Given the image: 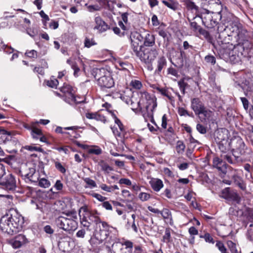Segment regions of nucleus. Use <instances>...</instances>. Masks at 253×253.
<instances>
[{"label": "nucleus", "mask_w": 253, "mask_h": 253, "mask_svg": "<svg viewBox=\"0 0 253 253\" xmlns=\"http://www.w3.org/2000/svg\"><path fill=\"white\" fill-rule=\"evenodd\" d=\"M58 84V80L54 78H50V80L47 82V85L52 88H56Z\"/></svg>", "instance_id": "7c9ffc66"}, {"label": "nucleus", "mask_w": 253, "mask_h": 253, "mask_svg": "<svg viewBox=\"0 0 253 253\" xmlns=\"http://www.w3.org/2000/svg\"><path fill=\"white\" fill-rule=\"evenodd\" d=\"M167 61L164 57H160L157 61V69L155 72L159 73L161 72L163 68L166 65Z\"/></svg>", "instance_id": "5701e85b"}, {"label": "nucleus", "mask_w": 253, "mask_h": 253, "mask_svg": "<svg viewBox=\"0 0 253 253\" xmlns=\"http://www.w3.org/2000/svg\"><path fill=\"white\" fill-rule=\"evenodd\" d=\"M95 23L94 29L97 30L99 33L105 32L109 28L108 25L99 16L95 18Z\"/></svg>", "instance_id": "dca6fc26"}, {"label": "nucleus", "mask_w": 253, "mask_h": 253, "mask_svg": "<svg viewBox=\"0 0 253 253\" xmlns=\"http://www.w3.org/2000/svg\"><path fill=\"white\" fill-rule=\"evenodd\" d=\"M229 131L225 128H222L217 130L214 133V139L218 144L223 141H228Z\"/></svg>", "instance_id": "4468645a"}, {"label": "nucleus", "mask_w": 253, "mask_h": 253, "mask_svg": "<svg viewBox=\"0 0 253 253\" xmlns=\"http://www.w3.org/2000/svg\"><path fill=\"white\" fill-rule=\"evenodd\" d=\"M39 185L40 187L46 188L50 186V183L47 179L42 178L39 180Z\"/></svg>", "instance_id": "c756f323"}, {"label": "nucleus", "mask_w": 253, "mask_h": 253, "mask_svg": "<svg viewBox=\"0 0 253 253\" xmlns=\"http://www.w3.org/2000/svg\"><path fill=\"white\" fill-rule=\"evenodd\" d=\"M98 165L101 167L102 170L107 172H109L112 170L111 167L103 161H100L98 163Z\"/></svg>", "instance_id": "cd10ccee"}, {"label": "nucleus", "mask_w": 253, "mask_h": 253, "mask_svg": "<svg viewBox=\"0 0 253 253\" xmlns=\"http://www.w3.org/2000/svg\"><path fill=\"white\" fill-rule=\"evenodd\" d=\"M54 187L57 190H61L63 188V184L61 183L60 180H57L55 185Z\"/></svg>", "instance_id": "13d9d810"}, {"label": "nucleus", "mask_w": 253, "mask_h": 253, "mask_svg": "<svg viewBox=\"0 0 253 253\" xmlns=\"http://www.w3.org/2000/svg\"><path fill=\"white\" fill-rule=\"evenodd\" d=\"M88 152L89 154L99 155L102 153V150L98 146H94L88 149Z\"/></svg>", "instance_id": "f704fd0d"}, {"label": "nucleus", "mask_w": 253, "mask_h": 253, "mask_svg": "<svg viewBox=\"0 0 253 253\" xmlns=\"http://www.w3.org/2000/svg\"><path fill=\"white\" fill-rule=\"evenodd\" d=\"M23 224V217L16 212H14L10 215H6L1 217L0 220V228L3 232L13 234L21 230Z\"/></svg>", "instance_id": "7ed1b4c3"}, {"label": "nucleus", "mask_w": 253, "mask_h": 253, "mask_svg": "<svg viewBox=\"0 0 253 253\" xmlns=\"http://www.w3.org/2000/svg\"><path fill=\"white\" fill-rule=\"evenodd\" d=\"M232 152L235 157L242 155L245 153L246 146L242 139L240 137H235L231 139Z\"/></svg>", "instance_id": "6e6552de"}, {"label": "nucleus", "mask_w": 253, "mask_h": 253, "mask_svg": "<svg viewBox=\"0 0 253 253\" xmlns=\"http://www.w3.org/2000/svg\"><path fill=\"white\" fill-rule=\"evenodd\" d=\"M60 90L65 94H68L69 97H71L72 100L76 101L75 97L72 92V88L70 85H64L61 88Z\"/></svg>", "instance_id": "412c9836"}, {"label": "nucleus", "mask_w": 253, "mask_h": 253, "mask_svg": "<svg viewBox=\"0 0 253 253\" xmlns=\"http://www.w3.org/2000/svg\"><path fill=\"white\" fill-rule=\"evenodd\" d=\"M162 2L169 8L175 10L177 8V2H174L171 0H163Z\"/></svg>", "instance_id": "bb28decb"}, {"label": "nucleus", "mask_w": 253, "mask_h": 253, "mask_svg": "<svg viewBox=\"0 0 253 253\" xmlns=\"http://www.w3.org/2000/svg\"><path fill=\"white\" fill-rule=\"evenodd\" d=\"M199 33L203 35L204 38L209 42H211L212 38L207 31L202 28Z\"/></svg>", "instance_id": "c9c22d12"}, {"label": "nucleus", "mask_w": 253, "mask_h": 253, "mask_svg": "<svg viewBox=\"0 0 253 253\" xmlns=\"http://www.w3.org/2000/svg\"><path fill=\"white\" fill-rule=\"evenodd\" d=\"M25 54L30 58H36L37 56V52L35 50H31L29 51H27L25 53Z\"/></svg>", "instance_id": "a18cd8bd"}, {"label": "nucleus", "mask_w": 253, "mask_h": 253, "mask_svg": "<svg viewBox=\"0 0 253 253\" xmlns=\"http://www.w3.org/2000/svg\"><path fill=\"white\" fill-rule=\"evenodd\" d=\"M152 22L154 26H158L159 24L157 16L154 15L152 17Z\"/></svg>", "instance_id": "774afa93"}, {"label": "nucleus", "mask_w": 253, "mask_h": 253, "mask_svg": "<svg viewBox=\"0 0 253 253\" xmlns=\"http://www.w3.org/2000/svg\"><path fill=\"white\" fill-rule=\"evenodd\" d=\"M163 218L165 219L169 220V223L170 225L173 224L172 215L170 211L167 209H164L160 213Z\"/></svg>", "instance_id": "4be33fe9"}, {"label": "nucleus", "mask_w": 253, "mask_h": 253, "mask_svg": "<svg viewBox=\"0 0 253 253\" xmlns=\"http://www.w3.org/2000/svg\"><path fill=\"white\" fill-rule=\"evenodd\" d=\"M213 166L214 167L217 169L218 170L222 171L223 173L226 172V165L218 158L216 157L213 159Z\"/></svg>", "instance_id": "6ab92c4d"}, {"label": "nucleus", "mask_w": 253, "mask_h": 253, "mask_svg": "<svg viewBox=\"0 0 253 253\" xmlns=\"http://www.w3.org/2000/svg\"><path fill=\"white\" fill-rule=\"evenodd\" d=\"M222 194H223L222 197L225 199H228L229 198V188H226L224 189L222 192Z\"/></svg>", "instance_id": "4d7b16f0"}, {"label": "nucleus", "mask_w": 253, "mask_h": 253, "mask_svg": "<svg viewBox=\"0 0 253 253\" xmlns=\"http://www.w3.org/2000/svg\"><path fill=\"white\" fill-rule=\"evenodd\" d=\"M28 242L26 237L19 234L8 241L9 244L14 249L19 248Z\"/></svg>", "instance_id": "f8f14e48"}, {"label": "nucleus", "mask_w": 253, "mask_h": 253, "mask_svg": "<svg viewBox=\"0 0 253 253\" xmlns=\"http://www.w3.org/2000/svg\"><path fill=\"white\" fill-rule=\"evenodd\" d=\"M120 184H124L126 185H130L131 184V181L127 178H121L119 180Z\"/></svg>", "instance_id": "5fc2aeb1"}, {"label": "nucleus", "mask_w": 253, "mask_h": 253, "mask_svg": "<svg viewBox=\"0 0 253 253\" xmlns=\"http://www.w3.org/2000/svg\"><path fill=\"white\" fill-rule=\"evenodd\" d=\"M158 54L156 49L144 48L136 56L145 64H150Z\"/></svg>", "instance_id": "0eeeda50"}, {"label": "nucleus", "mask_w": 253, "mask_h": 253, "mask_svg": "<svg viewBox=\"0 0 253 253\" xmlns=\"http://www.w3.org/2000/svg\"><path fill=\"white\" fill-rule=\"evenodd\" d=\"M170 238V232L169 229H166L165 235L163 236L164 240L166 242H169Z\"/></svg>", "instance_id": "de8ad7c7"}, {"label": "nucleus", "mask_w": 253, "mask_h": 253, "mask_svg": "<svg viewBox=\"0 0 253 253\" xmlns=\"http://www.w3.org/2000/svg\"><path fill=\"white\" fill-rule=\"evenodd\" d=\"M85 5L87 6V10L91 12L94 11H98L100 9V7L97 5H87V4H86Z\"/></svg>", "instance_id": "a19ab883"}, {"label": "nucleus", "mask_w": 253, "mask_h": 253, "mask_svg": "<svg viewBox=\"0 0 253 253\" xmlns=\"http://www.w3.org/2000/svg\"><path fill=\"white\" fill-rule=\"evenodd\" d=\"M152 189L155 192H159L164 187L163 182L160 179L151 177L149 182Z\"/></svg>", "instance_id": "f3484780"}, {"label": "nucleus", "mask_w": 253, "mask_h": 253, "mask_svg": "<svg viewBox=\"0 0 253 253\" xmlns=\"http://www.w3.org/2000/svg\"><path fill=\"white\" fill-rule=\"evenodd\" d=\"M69 217L59 216L56 219V223L60 228L65 231H74L78 227L77 215L74 210L63 212Z\"/></svg>", "instance_id": "20e7f679"}, {"label": "nucleus", "mask_w": 253, "mask_h": 253, "mask_svg": "<svg viewBox=\"0 0 253 253\" xmlns=\"http://www.w3.org/2000/svg\"><path fill=\"white\" fill-rule=\"evenodd\" d=\"M102 207L107 210H112V206L108 201L104 202L102 203Z\"/></svg>", "instance_id": "3c124183"}, {"label": "nucleus", "mask_w": 253, "mask_h": 253, "mask_svg": "<svg viewBox=\"0 0 253 253\" xmlns=\"http://www.w3.org/2000/svg\"><path fill=\"white\" fill-rule=\"evenodd\" d=\"M214 115L213 112L210 109L204 107L198 114L199 119L202 122H207L211 120Z\"/></svg>", "instance_id": "2eb2a0df"}, {"label": "nucleus", "mask_w": 253, "mask_h": 253, "mask_svg": "<svg viewBox=\"0 0 253 253\" xmlns=\"http://www.w3.org/2000/svg\"><path fill=\"white\" fill-rule=\"evenodd\" d=\"M164 173L169 177H172L173 176L172 172L169 168H164Z\"/></svg>", "instance_id": "e2e57ef3"}, {"label": "nucleus", "mask_w": 253, "mask_h": 253, "mask_svg": "<svg viewBox=\"0 0 253 253\" xmlns=\"http://www.w3.org/2000/svg\"><path fill=\"white\" fill-rule=\"evenodd\" d=\"M216 246L218 248V250L221 252V253H229L227 252V250L221 242H217L216 244Z\"/></svg>", "instance_id": "58836bf2"}, {"label": "nucleus", "mask_w": 253, "mask_h": 253, "mask_svg": "<svg viewBox=\"0 0 253 253\" xmlns=\"http://www.w3.org/2000/svg\"><path fill=\"white\" fill-rule=\"evenodd\" d=\"M218 148L220 150L221 157L226 159L228 162L232 164L233 162L231 156L229 155L230 152H232V146L231 144V140L229 141H223L222 143L218 144Z\"/></svg>", "instance_id": "9d476101"}, {"label": "nucleus", "mask_w": 253, "mask_h": 253, "mask_svg": "<svg viewBox=\"0 0 253 253\" xmlns=\"http://www.w3.org/2000/svg\"><path fill=\"white\" fill-rule=\"evenodd\" d=\"M168 73H169V74H171L175 77L177 76V71L173 68H169L168 69Z\"/></svg>", "instance_id": "69168bd1"}, {"label": "nucleus", "mask_w": 253, "mask_h": 253, "mask_svg": "<svg viewBox=\"0 0 253 253\" xmlns=\"http://www.w3.org/2000/svg\"><path fill=\"white\" fill-rule=\"evenodd\" d=\"M0 184L7 190H13L16 188V181L14 177L9 174L1 180Z\"/></svg>", "instance_id": "ddd939ff"}, {"label": "nucleus", "mask_w": 253, "mask_h": 253, "mask_svg": "<svg viewBox=\"0 0 253 253\" xmlns=\"http://www.w3.org/2000/svg\"><path fill=\"white\" fill-rule=\"evenodd\" d=\"M130 85L135 89H139L141 88L142 85L140 81L132 80L130 83Z\"/></svg>", "instance_id": "2f4dec72"}, {"label": "nucleus", "mask_w": 253, "mask_h": 253, "mask_svg": "<svg viewBox=\"0 0 253 253\" xmlns=\"http://www.w3.org/2000/svg\"><path fill=\"white\" fill-rule=\"evenodd\" d=\"M138 198L142 202L147 201L150 199L151 195L146 192H141L138 195Z\"/></svg>", "instance_id": "72a5a7b5"}, {"label": "nucleus", "mask_w": 253, "mask_h": 253, "mask_svg": "<svg viewBox=\"0 0 253 253\" xmlns=\"http://www.w3.org/2000/svg\"><path fill=\"white\" fill-rule=\"evenodd\" d=\"M185 145L181 141H178L176 143V150L178 153H182L185 150Z\"/></svg>", "instance_id": "c85d7f7f"}, {"label": "nucleus", "mask_w": 253, "mask_h": 253, "mask_svg": "<svg viewBox=\"0 0 253 253\" xmlns=\"http://www.w3.org/2000/svg\"><path fill=\"white\" fill-rule=\"evenodd\" d=\"M196 128L197 130L202 134H205L207 132L206 128L201 124H197Z\"/></svg>", "instance_id": "c03bdc74"}, {"label": "nucleus", "mask_w": 253, "mask_h": 253, "mask_svg": "<svg viewBox=\"0 0 253 253\" xmlns=\"http://www.w3.org/2000/svg\"><path fill=\"white\" fill-rule=\"evenodd\" d=\"M44 231L47 234H52L53 233V230L50 225H46L44 227Z\"/></svg>", "instance_id": "680f3d73"}, {"label": "nucleus", "mask_w": 253, "mask_h": 253, "mask_svg": "<svg viewBox=\"0 0 253 253\" xmlns=\"http://www.w3.org/2000/svg\"><path fill=\"white\" fill-rule=\"evenodd\" d=\"M137 96L139 98V101L136 97L132 95L130 98L126 100V104L133 111L140 112L146 121L150 120L155 124L154 111L157 106L156 98L145 91L137 93Z\"/></svg>", "instance_id": "f257e3e1"}, {"label": "nucleus", "mask_w": 253, "mask_h": 253, "mask_svg": "<svg viewBox=\"0 0 253 253\" xmlns=\"http://www.w3.org/2000/svg\"><path fill=\"white\" fill-rule=\"evenodd\" d=\"M96 213L97 211H95V213L89 211L86 206L82 207L79 211L81 222L84 227L90 226V223L87 221L86 217V215H89L90 220L96 224V228H99V230H96L95 237L99 242L102 243L106 240L112 231L115 230L116 229L110 226L107 222L101 221L96 215Z\"/></svg>", "instance_id": "f03ea898"}, {"label": "nucleus", "mask_w": 253, "mask_h": 253, "mask_svg": "<svg viewBox=\"0 0 253 253\" xmlns=\"http://www.w3.org/2000/svg\"><path fill=\"white\" fill-rule=\"evenodd\" d=\"M130 38L131 40V47L137 55L142 50V44L143 41L142 36L138 32L131 33Z\"/></svg>", "instance_id": "1a4fd4ad"}, {"label": "nucleus", "mask_w": 253, "mask_h": 253, "mask_svg": "<svg viewBox=\"0 0 253 253\" xmlns=\"http://www.w3.org/2000/svg\"><path fill=\"white\" fill-rule=\"evenodd\" d=\"M178 112L180 116H185L188 115V112L183 108H179Z\"/></svg>", "instance_id": "0e129e2a"}, {"label": "nucleus", "mask_w": 253, "mask_h": 253, "mask_svg": "<svg viewBox=\"0 0 253 253\" xmlns=\"http://www.w3.org/2000/svg\"><path fill=\"white\" fill-rule=\"evenodd\" d=\"M201 238H204L207 242L210 243H214V241L212 237L209 233H206L204 236H201Z\"/></svg>", "instance_id": "ea45409f"}, {"label": "nucleus", "mask_w": 253, "mask_h": 253, "mask_svg": "<svg viewBox=\"0 0 253 253\" xmlns=\"http://www.w3.org/2000/svg\"><path fill=\"white\" fill-rule=\"evenodd\" d=\"M97 115L98 113H87L86 114L85 116L87 119L96 120Z\"/></svg>", "instance_id": "603ef678"}, {"label": "nucleus", "mask_w": 253, "mask_h": 253, "mask_svg": "<svg viewBox=\"0 0 253 253\" xmlns=\"http://www.w3.org/2000/svg\"><path fill=\"white\" fill-rule=\"evenodd\" d=\"M100 188L102 190L108 192H111L113 191V187H112L111 186H107L105 184H101L100 185Z\"/></svg>", "instance_id": "37998d69"}, {"label": "nucleus", "mask_w": 253, "mask_h": 253, "mask_svg": "<svg viewBox=\"0 0 253 253\" xmlns=\"http://www.w3.org/2000/svg\"><path fill=\"white\" fill-rule=\"evenodd\" d=\"M85 234V231L84 229H81L79 230L77 233L76 236L78 238H84V235Z\"/></svg>", "instance_id": "bf43d9fd"}, {"label": "nucleus", "mask_w": 253, "mask_h": 253, "mask_svg": "<svg viewBox=\"0 0 253 253\" xmlns=\"http://www.w3.org/2000/svg\"><path fill=\"white\" fill-rule=\"evenodd\" d=\"M84 181L87 185V186H86V187L93 188L96 187V184L93 180H92L89 178H88V177L84 178Z\"/></svg>", "instance_id": "473e14b6"}, {"label": "nucleus", "mask_w": 253, "mask_h": 253, "mask_svg": "<svg viewBox=\"0 0 253 253\" xmlns=\"http://www.w3.org/2000/svg\"><path fill=\"white\" fill-rule=\"evenodd\" d=\"M38 124L39 122L38 121L32 122V129L31 130V135L33 138L37 139H39V136L42 133V130L37 127Z\"/></svg>", "instance_id": "aec40b11"}, {"label": "nucleus", "mask_w": 253, "mask_h": 253, "mask_svg": "<svg viewBox=\"0 0 253 253\" xmlns=\"http://www.w3.org/2000/svg\"><path fill=\"white\" fill-rule=\"evenodd\" d=\"M167 121H168V119H167L166 115L165 114L163 116L162 119V127L164 129L167 128Z\"/></svg>", "instance_id": "8fccbe9b"}, {"label": "nucleus", "mask_w": 253, "mask_h": 253, "mask_svg": "<svg viewBox=\"0 0 253 253\" xmlns=\"http://www.w3.org/2000/svg\"><path fill=\"white\" fill-rule=\"evenodd\" d=\"M180 90L182 92L183 94H185V90L187 85V84L185 82L184 80L182 79L178 82Z\"/></svg>", "instance_id": "e433bc0d"}, {"label": "nucleus", "mask_w": 253, "mask_h": 253, "mask_svg": "<svg viewBox=\"0 0 253 253\" xmlns=\"http://www.w3.org/2000/svg\"><path fill=\"white\" fill-rule=\"evenodd\" d=\"M55 168L61 172L64 173L66 172V169L60 163L58 162H55Z\"/></svg>", "instance_id": "79ce46f5"}, {"label": "nucleus", "mask_w": 253, "mask_h": 253, "mask_svg": "<svg viewBox=\"0 0 253 253\" xmlns=\"http://www.w3.org/2000/svg\"><path fill=\"white\" fill-rule=\"evenodd\" d=\"M205 60L208 63H210L212 64L215 63V58L213 56L207 55L205 57Z\"/></svg>", "instance_id": "49530a36"}, {"label": "nucleus", "mask_w": 253, "mask_h": 253, "mask_svg": "<svg viewBox=\"0 0 253 253\" xmlns=\"http://www.w3.org/2000/svg\"><path fill=\"white\" fill-rule=\"evenodd\" d=\"M123 246H125V248H121V250L122 251H125V253H130L131 251V249L133 247V243L129 241H125L124 243L122 244Z\"/></svg>", "instance_id": "393cba45"}, {"label": "nucleus", "mask_w": 253, "mask_h": 253, "mask_svg": "<svg viewBox=\"0 0 253 253\" xmlns=\"http://www.w3.org/2000/svg\"><path fill=\"white\" fill-rule=\"evenodd\" d=\"M241 100L243 103L245 109L247 110L249 108V101L248 99L245 97H241Z\"/></svg>", "instance_id": "6e6d98bb"}, {"label": "nucleus", "mask_w": 253, "mask_h": 253, "mask_svg": "<svg viewBox=\"0 0 253 253\" xmlns=\"http://www.w3.org/2000/svg\"><path fill=\"white\" fill-rule=\"evenodd\" d=\"M209 9L207 10V12L218 14L220 20L224 18L226 15L228 14L227 8H222L219 0H211L209 1Z\"/></svg>", "instance_id": "423d86ee"}, {"label": "nucleus", "mask_w": 253, "mask_h": 253, "mask_svg": "<svg viewBox=\"0 0 253 253\" xmlns=\"http://www.w3.org/2000/svg\"><path fill=\"white\" fill-rule=\"evenodd\" d=\"M154 44V37L152 35L147 34L145 37L144 44L146 46H152Z\"/></svg>", "instance_id": "b1692460"}, {"label": "nucleus", "mask_w": 253, "mask_h": 253, "mask_svg": "<svg viewBox=\"0 0 253 253\" xmlns=\"http://www.w3.org/2000/svg\"><path fill=\"white\" fill-rule=\"evenodd\" d=\"M96 43L94 41L90 40L88 38H86L84 41V46L87 48L90 47L91 46L95 45Z\"/></svg>", "instance_id": "09e8293b"}, {"label": "nucleus", "mask_w": 253, "mask_h": 253, "mask_svg": "<svg viewBox=\"0 0 253 253\" xmlns=\"http://www.w3.org/2000/svg\"><path fill=\"white\" fill-rule=\"evenodd\" d=\"M189 233L190 235H196L198 234V231L194 227H191L189 229Z\"/></svg>", "instance_id": "052dcab7"}, {"label": "nucleus", "mask_w": 253, "mask_h": 253, "mask_svg": "<svg viewBox=\"0 0 253 253\" xmlns=\"http://www.w3.org/2000/svg\"><path fill=\"white\" fill-rule=\"evenodd\" d=\"M191 28L195 32H198L200 31L202 28L200 26L198 25L195 22H191L190 23Z\"/></svg>", "instance_id": "4c0bfd02"}, {"label": "nucleus", "mask_w": 253, "mask_h": 253, "mask_svg": "<svg viewBox=\"0 0 253 253\" xmlns=\"http://www.w3.org/2000/svg\"><path fill=\"white\" fill-rule=\"evenodd\" d=\"M185 5L187 9L192 10L193 12H197L198 10V7L196 6L195 3L190 0L185 1Z\"/></svg>", "instance_id": "a878e982"}, {"label": "nucleus", "mask_w": 253, "mask_h": 253, "mask_svg": "<svg viewBox=\"0 0 253 253\" xmlns=\"http://www.w3.org/2000/svg\"><path fill=\"white\" fill-rule=\"evenodd\" d=\"M34 72H37L41 75L44 74V70L42 67H36L34 69Z\"/></svg>", "instance_id": "338daca9"}, {"label": "nucleus", "mask_w": 253, "mask_h": 253, "mask_svg": "<svg viewBox=\"0 0 253 253\" xmlns=\"http://www.w3.org/2000/svg\"><path fill=\"white\" fill-rule=\"evenodd\" d=\"M109 112L111 114L112 117L114 118L115 122L117 126H114L113 127H111V129L113 131V133L116 136L121 137L122 133L125 131L124 126L120 120L117 118L116 115L113 111H109Z\"/></svg>", "instance_id": "9b49d317"}, {"label": "nucleus", "mask_w": 253, "mask_h": 253, "mask_svg": "<svg viewBox=\"0 0 253 253\" xmlns=\"http://www.w3.org/2000/svg\"><path fill=\"white\" fill-rule=\"evenodd\" d=\"M92 196L100 202H103L106 199V197L97 193L93 194Z\"/></svg>", "instance_id": "864d4df0"}, {"label": "nucleus", "mask_w": 253, "mask_h": 253, "mask_svg": "<svg viewBox=\"0 0 253 253\" xmlns=\"http://www.w3.org/2000/svg\"><path fill=\"white\" fill-rule=\"evenodd\" d=\"M205 106L204 103L199 98H195L191 100V107L195 115L198 114Z\"/></svg>", "instance_id": "a211bd4d"}, {"label": "nucleus", "mask_w": 253, "mask_h": 253, "mask_svg": "<svg viewBox=\"0 0 253 253\" xmlns=\"http://www.w3.org/2000/svg\"><path fill=\"white\" fill-rule=\"evenodd\" d=\"M93 74L98 84L101 87L109 88L114 86V82L111 73L106 69H95Z\"/></svg>", "instance_id": "39448f33"}]
</instances>
